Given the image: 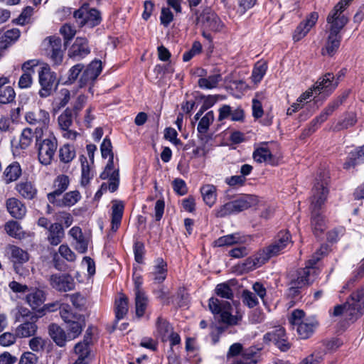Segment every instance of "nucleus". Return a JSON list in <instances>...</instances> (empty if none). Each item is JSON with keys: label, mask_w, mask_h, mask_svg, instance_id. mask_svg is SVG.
<instances>
[{"label": "nucleus", "mask_w": 364, "mask_h": 364, "mask_svg": "<svg viewBox=\"0 0 364 364\" xmlns=\"http://www.w3.org/2000/svg\"><path fill=\"white\" fill-rule=\"evenodd\" d=\"M326 248L321 247L306 262V267L296 272V277L291 280L289 294L294 296L299 294V289L314 282L319 270L316 267L317 262L323 257Z\"/></svg>", "instance_id": "1"}, {"label": "nucleus", "mask_w": 364, "mask_h": 364, "mask_svg": "<svg viewBox=\"0 0 364 364\" xmlns=\"http://www.w3.org/2000/svg\"><path fill=\"white\" fill-rule=\"evenodd\" d=\"M311 203V225L314 234L318 237L326 230V223L321 215V210L328 193L324 183H317L313 190Z\"/></svg>", "instance_id": "2"}, {"label": "nucleus", "mask_w": 364, "mask_h": 364, "mask_svg": "<svg viewBox=\"0 0 364 364\" xmlns=\"http://www.w3.org/2000/svg\"><path fill=\"white\" fill-rule=\"evenodd\" d=\"M364 314V289L353 291L346 302L336 305L330 314L333 316H343L348 321H355Z\"/></svg>", "instance_id": "3"}, {"label": "nucleus", "mask_w": 364, "mask_h": 364, "mask_svg": "<svg viewBox=\"0 0 364 364\" xmlns=\"http://www.w3.org/2000/svg\"><path fill=\"white\" fill-rule=\"evenodd\" d=\"M344 18L338 20L331 16L326 18V38L321 49L323 55L333 56L338 50L342 40L341 31L347 24Z\"/></svg>", "instance_id": "4"}, {"label": "nucleus", "mask_w": 364, "mask_h": 364, "mask_svg": "<svg viewBox=\"0 0 364 364\" xmlns=\"http://www.w3.org/2000/svg\"><path fill=\"white\" fill-rule=\"evenodd\" d=\"M305 313L302 310H294L289 318L293 328L296 327L299 337L302 339L309 338L318 326L317 321L304 318Z\"/></svg>", "instance_id": "5"}, {"label": "nucleus", "mask_w": 364, "mask_h": 364, "mask_svg": "<svg viewBox=\"0 0 364 364\" xmlns=\"http://www.w3.org/2000/svg\"><path fill=\"white\" fill-rule=\"evenodd\" d=\"M58 140L53 133L40 140L36 139V146L38 150L39 162L45 166L50 165L58 149Z\"/></svg>", "instance_id": "6"}, {"label": "nucleus", "mask_w": 364, "mask_h": 364, "mask_svg": "<svg viewBox=\"0 0 364 364\" xmlns=\"http://www.w3.org/2000/svg\"><path fill=\"white\" fill-rule=\"evenodd\" d=\"M196 24L200 25L204 30L220 32L225 25L220 17L209 7L204 8L201 11H194Z\"/></svg>", "instance_id": "7"}, {"label": "nucleus", "mask_w": 364, "mask_h": 364, "mask_svg": "<svg viewBox=\"0 0 364 364\" xmlns=\"http://www.w3.org/2000/svg\"><path fill=\"white\" fill-rule=\"evenodd\" d=\"M209 309L219 321L227 325H236L239 318L231 314L232 306L229 301H220L216 298H210L208 303Z\"/></svg>", "instance_id": "8"}, {"label": "nucleus", "mask_w": 364, "mask_h": 364, "mask_svg": "<svg viewBox=\"0 0 364 364\" xmlns=\"http://www.w3.org/2000/svg\"><path fill=\"white\" fill-rule=\"evenodd\" d=\"M256 201V196L249 195L228 202L215 210V215L218 218H223L228 215L238 213L250 208Z\"/></svg>", "instance_id": "9"}, {"label": "nucleus", "mask_w": 364, "mask_h": 364, "mask_svg": "<svg viewBox=\"0 0 364 364\" xmlns=\"http://www.w3.org/2000/svg\"><path fill=\"white\" fill-rule=\"evenodd\" d=\"M350 93V90L344 91L340 96L335 100L330 102L321 114L316 117L311 122L309 127L304 131V134L309 135L314 133L318 128V126L325 122L328 117L332 113L346 100Z\"/></svg>", "instance_id": "10"}, {"label": "nucleus", "mask_w": 364, "mask_h": 364, "mask_svg": "<svg viewBox=\"0 0 364 364\" xmlns=\"http://www.w3.org/2000/svg\"><path fill=\"white\" fill-rule=\"evenodd\" d=\"M350 93V90L344 91L340 96L335 100L330 102L321 114L316 117L311 122L309 127L304 131V134L309 135L314 133L318 128V126L325 122L328 117L332 113L346 100Z\"/></svg>", "instance_id": "11"}, {"label": "nucleus", "mask_w": 364, "mask_h": 364, "mask_svg": "<svg viewBox=\"0 0 364 364\" xmlns=\"http://www.w3.org/2000/svg\"><path fill=\"white\" fill-rule=\"evenodd\" d=\"M350 93V90L344 91L340 96L335 100L330 102L321 114L316 117L311 122L309 127L304 131V134L309 135L314 133L318 128V126L325 122L328 117L332 113L346 100Z\"/></svg>", "instance_id": "12"}, {"label": "nucleus", "mask_w": 364, "mask_h": 364, "mask_svg": "<svg viewBox=\"0 0 364 364\" xmlns=\"http://www.w3.org/2000/svg\"><path fill=\"white\" fill-rule=\"evenodd\" d=\"M73 16L80 26H87L93 28L99 25L102 21L101 14L98 10L85 6H82L75 11Z\"/></svg>", "instance_id": "13"}, {"label": "nucleus", "mask_w": 364, "mask_h": 364, "mask_svg": "<svg viewBox=\"0 0 364 364\" xmlns=\"http://www.w3.org/2000/svg\"><path fill=\"white\" fill-rule=\"evenodd\" d=\"M291 242V235L289 232H279L274 242L262 249L263 255L267 258V261L272 257H275L284 252V249Z\"/></svg>", "instance_id": "14"}, {"label": "nucleus", "mask_w": 364, "mask_h": 364, "mask_svg": "<svg viewBox=\"0 0 364 364\" xmlns=\"http://www.w3.org/2000/svg\"><path fill=\"white\" fill-rule=\"evenodd\" d=\"M263 341L266 344L273 343L280 350L284 352L287 351L291 347L285 329L280 326H276L270 331L266 333L263 336Z\"/></svg>", "instance_id": "15"}, {"label": "nucleus", "mask_w": 364, "mask_h": 364, "mask_svg": "<svg viewBox=\"0 0 364 364\" xmlns=\"http://www.w3.org/2000/svg\"><path fill=\"white\" fill-rule=\"evenodd\" d=\"M55 80V74L49 67L43 66L41 68L38 72V81L41 87L38 94L41 97L46 98L51 95Z\"/></svg>", "instance_id": "16"}, {"label": "nucleus", "mask_w": 364, "mask_h": 364, "mask_svg": "<svg viewBox=\"0 0 364 364\" xmlns=\"http://www.w3.org/2000/svg\"><path fill=\"white\" fill-rule=\"evenodd\" d=\"M46 52L53 63L60 65L63 58V50L62 49V41L59 37H48L44 42Z\"/></svg>", "instance_id": "17"}, {"label": "nucleus", "mask_w": 364, "mask_h": 364, "mask_svg": "<svg viewBox=\"0 0 364 364\" xmlns=\"http://www.w3.org/2000/svg\"><path fill=\"white\" fill-rule=\"evenodd\" d=\"M9 259L13 264L16 274L23 275L25 273L22 265L29 260V255L27 251L16 245L9 247Z\"/></svg>", "instance_id": "18"}, {"label": "nucleus", "mask_w": 364, "mask_h": 364, "mask_svg": "<svg viewBox=\"0 0 364 364\" xmlns=\"http://www.w3.org/2000/svg\"><path fill=\"white\" fill-rule=\"evenodd\" d=\"M50 284L53 288L59 291H68L75 287L73 277L68 274H55L50 277Z\"/></svg>", "instance_id": "19"}, {"label": "nucleus", "mask_w": 364, "mask_h": 364, "mask_svg": "<svg viewBox=\"0 0 364 364\" xmlns=\"http://www.w3.org/2000/svg\"><path fill=\"white\" fill-rule=\"evenodd\" d=\"M318 18V14L317 12L310 13L304 20L301 22L296 28L295 29L293 34V39L294 41H299L304 38L309 32L311 28L315 26Z\"/></svg>", "instance_id": "20"}, {"label": "nucleus", "mask_w": 364, "mask_h": 364, "mask_svg": "<svg viewBox=\"0 0 364 364\" xmlns=\"http://www.w3.org/2000/svg\"><path fill=\"white\" fill-rule=\"evenodd\" d=\"M26 121L31 125H38L41 129H47L50 124V114L44 109L30 111L25 114Z\"/></svg>", "instance_id": "21"}, {"label": "nucleus", "mask_w": 364, "mask_h": 364, "mask_svg": "<svg viewBox=\"0 0 364 364\" xmlns=\"http://www.w3.org/2000/svg\"><path fill=\"white\" fill-rule=\"evenodd\" d=\"M338 80H334L333 73H328L319 78L314 85V91L317 94L326 93L329 95L338 86Z\"/></svg>", "instance_id": "22"}, {"label": "nucleus", "mask_w": 364, "mask_h": 364, "mask_svg": "<svg viewBox=\"0 0 364 364\" xmlns=\"http://www.w3.org/2000/svg\"><path fill=\"white\" fill-rule=\"evenodd\" d=\"M102 71L100 60H93L83 71L80 78V86L92 83L98 77Z\"/></svg>", "instance_id": "23"}, {"label": "nucleus", "mask_w": 364, "mask_h": 364, "mask_svg": "<svg viewBox=\"0 0 364 364\" xmlns=\"http://www.w3.org/2000/svg\"><path fill=\"white\" fill-rule=\"evenodd\" d=\"M261 347L250 346L243 350L240 358L232 364H257L261 360Z\"/></svg>", "instance_id": "24"}, {"label": "nucleus", "mask_w": 364, "mask_h": 364, "mask_svg": "<svg viewBox=\"0 0 364 364\" xmlns=\"http://www.w3.org/2000/svg\"><path fill=\"white\" fill-rule=\"evenodd\" d=\"M218 120L223 121L230 117L232 121L242 122L245 118V112L241 107H231L228 105H223L218 110Z\"/></svg>", "instance_id": "25"}, {"label": "nucleus", "mask_w": 364, "mask_h": 364, "mask_svg": "<svg viewBox=\"0 0 364 364\" xmlns=\"http://www.w3.org/2000/svg\"><path fill=\"white\" fill-rule=\"evenodd\" d=\"M90 52L87 40L85 38L77 37L69 50V56L75 58H82Z\"/></svg>", "instance_id": "26"}, {"label": "nucleus", "mask_w": 364, "mask_h": 364, "mask_svg": "<svg viewBox=\"0 0 364 364\" xmlns=\"http://www.w3.org/2000/svg\"><path fill=\"white\" fill-rule=\"evenodd\" d=\"M9 214L16 219H22L26 213V207L23 202L16 198H9L6 201Z\"/></svg>", "instance_id": "27"}, {"label": "nucleus", "mask_w": 364, "mask_h": 364, "mask_svg": "<svg viewBox=\"0 0 364 364\" xmlns=\"http://www.w3.org/2000/svg\"><path fill=\"white\" fill-rule=\"evenodd\" d=\"M167 272L166 262L162 258L159 257L154 261V265L153 266L150 276L155 283L161 284L166 279Z\"/></svg>", "instance_id": "28"}, {"label": "nucleus", "mask_w": 364, "mask_h": 364, "mask_svg": "<svg viewBox=\"0 0 364 364\" xmlns=\"http://www.w3.org/2000/svg\"><path fill=\"white\" fill-rule=\"evenodd\" d=\"M69 183V178L66 175H60L55 178L54 182L55 189L47 196L50 203H56V197L60 196L68 188Z\"/></svg>", "instance_id": "29"}, {"label": "nucleus", "mask_w": 364, "mask_h": 364, "mask_svg": "<svg viewBox=\"0 0 364 364\" xmlns=\"http://www.w3.org/2000/svg\"><path fill=\"white\" fill-rule=\"evenodd\" d=\"M31 60L25 62L22 65V70L23 73L21 75L18 85L21 89H27L30 87L33 83V75L34 74V70L33 66L31 65Z\"/></svg>", "instance_id": "30"}, {"label": "nucleus", "mask_w": 364, "mask_h": 364, "mask_svg": "<svg viewBox=\"0 0 364 364\" xmlns=\"http://www.w3.org/2000/svg\"><path fill=\"white\" fill-rule=\"evenodd\" d=\"M267 261V258L263 255L262 252L260 250L252 257H250L245 259L242 264V270L244 272H250L254 270Z\"/></svg>", "instance_id": "31"}, {"label": "nucleus", "mask_w": 364, "mask_h": 364, "mask_svg": "<svg viewBox=\"0 0 364 364\" xmlns=\"http://www.w3.org/2000/svg\"><path fill=\"white\" fill-rule=\"evenodd\" d=\"M112 207V230L116 232L122 221L123 216L124 205L121 200H113Z\"/></svg>", "instance_id": "32"}, {"label": "nucleus", "mask_w": 364, "mask_h": 364, "mask_svg": "<svg viewBox=\"0 0 364 364\" xmlns=\"http://www.w3.org/2000/svg\"><path fill=\"white\" fill-rule=\"evenodd\" d=\"M16 190L21 197L27 200L33 199L38 192L35 185L28 181L18 183L16 186Z\"/></svg>", "instance_id": "33"}, {"label": "nucleus", "mask_w": 364, "mask_h": 364, "mask_svg": "<svg viewBox=\"0 0 364 364\" xmlns=\"http://www.w3.org/2000/svg\"><path fill=\"white\" fill-rule=\"evenodd\" d=\"M36 320L23 321L21 324L16 328V336L19 338H28L35 335L37 331L38 326Z\"/></svg>", "instance_id": "34"}, {"label": "nucleus", "mask_w": 364, "mask_h": 364, "mask_svg": "<svg viewBox=\"0 0 364 364\" xmlns=\"http://www.w3.org/2000/svg\"><path fill=\"white\" fill-rule=\"evenodd\" d=\"M48 333L53 341L60 347L65 346L68 339L65 331L55 323H51L48 326Z\"/></svg>", "instance_id": "35"}, {"label": "nucleus", "mask_w": 364, "mask_h": 364, "mask_svg": "<svg viewBox=\"0 0 364 364\" xmlns=\"http://www.w3.org/2000/svg\"><path fill=\"white\" fill-rule=\"evenodd\" d=\"M64 230L60 223L51 224L48 228V240L52 245H59L64 237Z\"/></svg>", "instance_id": "36"}, {"label": "nucleus", "mask_w": 364, "mask_h": 364, "mask_svg": "<svg viewBox=\"0 0 364 364\" xmlns=\"http://www.w3.org/2000/svg\"><path fill=\"white\" fill-rule=\"evenodd\" d=\"M253 159L257 163L274 164V158L269 148L264 144L253 152Z\"/></svg>", "instance_id": "37"}, {"label": "nucleus", "mask_w": 364, "mask_h": 364, "mask_svg": "<svg viewBox=\"0 0 364 364\" xmlns=\"http://www.w3.org/2000/svg\"><path fill=\"white\" fill-rule=\"evenodd\" d=\"M364 163V145L359 149L351 151L343 164L345 169H349L356 165Z\"/></svg>", "instance_id": "38"}, {"label": "nucleus", "mask_w": 364, "mask_h": 364, "mask_svg": "<svg viewBox=\"0 0 364 364\" xmlns=\"http://www.w3.org/2000/svg\"><path fill=\"white\" fill-rule=\"evenodd\" d=\"M203 201L209 207H212L217 200V188L212 184H205L200 188Z\"/></svg>", "instance_id": "39"}, {"label": "nucleus", "mask_w": 364, "mask_h": 364, "mask_svg": "<svg viewBox=\"0 0 364 364\" xmlns=\"http://www.w3.org/2000/svg\"><path fill=\"white\" fill-rule=\"evenodd\" d=\"M45 300V293L41 289H35L26 296V302L33 309L39 308L44 303Z\"/></svg>", "instance_id": "40"}, {"label": "nucleus", "mask_w": 364, "mask_h": 364, "mask_svg": "<svg viewBox=\"0 0 364 364\" xmlns=\"http://www.w3.org/2000/svg\"><path fill=\"white\" fill-rule=\"evenodd\" d=\"M221 80V75L220 73H214L207 77H200L198 79V84L202 89L210 90L217 87Z\"/></svg>", "instance_id": "41"}, {"label": "nucleus", "mask_w": 364, "mask_h": 364, "mask_svg": "<svg viewBox=\"0 0 364 364\" xmlns=\"http://www.w3.org/2000/svg\"><path fill=\"white\" fill-rule=\"evenodd\" d=\"M67 323L68 324V339L73 340L77 338L81 333L82 328L85 326V319L83 316H81Z\"/></svg>", "instance_id": "42"}, {"label": "nucleus", "mask_w": 364, "mask_h": 364, "mask_svg": "<svg viewBox=\"0 0 364 364\" xmlns=\"http://www.w3.org/2000/svg\"><path fill=\"white\" fill-rule=\"evenodd\" d=\"M214 121V113L213 111L208 112L199 121L197 131L199 134V138L201 140L204 139L205 134L208 132L210 125Z\"/></svg>", "instance_id": "43"}, {"label": "nucleus", "mask_w": 364, "mask_h": 364, "mask_svg": "<svg viewBox=\"0 0 364 364\" xmlns=\"http://www.w3.org/2000/svg\"><path fill=\"white\" fill-rule=\"evenodd\" d=\"M353 0H341L334 7L333 9L329 12L328 15L327 16L331 17L332 18L338 20V18H344L345 23L348 22V17L343 14L344 11L346 9V8L349 6L350 3Z\"/></svg>", "instance_id": "44"}, {"label": "nucleus", "mask_w": 364, "mask_h": 364, "mask_svg": "<svg viewBox=\"0 0 364 364\" xmlns=\"http://www.w3.org/2000/svg\"><path fill=\"white\" fill-rule=\"evenodd\" d=\"M21 175V168L18 163L14 162L6 167L4 172L6 183L16 181Z\"/></svg>", "instance_id": "45"}, {"label": "nucleus", "mask_w": 364, "mask_h": 364, "mask_svg": "<svg viewBox=\"0 0 364 364\" xmlns=\"http://www.w3.org/2000/svg\"><path fill=\"white\" fill-rule=\"evenodd\" d=\"M4 230L6 233L12 237L19 240L25 237L26 233L17 221H8L4 225Z\"/></svg>", "instance_id": "46"}, {"label": "nucleus", "mask_w": 364, "mask_h": 364, "mask_svg": "<svg viewBox=\"0 0 364 364\" xmlns=\"http://www.w3.org/2000/svg\"><path fill=\"white\" fill-rule=\"evenodd\" d=\"M357 122L356 114L353 112L347 113L343 118L339 120L332 128L334 132H339L343 129L353 127Z\"/></svg>", "instance_id": "47"}, {"label": "nucleus", "mask_w": 364, "mask_h": 364, "mask_svg": "<svg viewBox=\"0 0 364 364\" xmlns=\"http://www.w3.org/2000/svg\"><path fill=\"white\" fill-rule=\"evenodd\" d=\"M76 156L75 148L69 144H65L59 149L60 161L64 164L70 163Z\"/></svg>", "instance_id": "48"}, {"label": "nucleus", "mask_w": 364, "mask_h": 364, "mask_svg": "<svg viewBox=\"0 0 364 364\" xmlns=\"http://www.w3.org/2000/svg\"><path fill=\"white\" fill-rule=\"evenodd\" d=\"M156 329L162 341H167L168 336L173 332V328L164 318L159 317L156 321Z\"/></svg>", "instance_id": "49"}, {"label": "nucleus", "mask_w": 364, "mask_h": 364, "mask_svg": "<svg viewBox=\"0 0 364 364\" xmlns=\"http://www.w3.org/2000/svg\"><path fill=\"white\" fill-rule=\"evenodd\" d=\"M80 198V192L78 191H73L66 193L62 200H56V203L54 204L58 206H72L77 203Z\"/></svg>", "instance_id": "50"}, {"label": "nucleus", "mask_w": 364, "mask_h": 364, "mask_svg": "<svg viewBox=\"0 0 364 364\" xmlns=\"http://www.w3.org/2000/svg\"><path fill=\"white\" fill-rule=\"evenodd\" d=\"M147 304L148 298L144 291H138V292L135 294V307L137 317L140 318L144 314Z\"/></svg>", "instance_id": "51"}, {"label": "nucleus", "mask_w": 364, "mask_h": 364, "mask_svg": "<svg viewBox=\"0 0 364 364\" xmlns=\"http://www.w3.org/2000/svg\"><path fill=\"white\" fill-rule=\"evenodd\" d=\"M16 321L23 322L24 319H28V321L36 319V317L26 307L23 306H17L13 311Z\"/></svg>", "instance_id": "52"}, {"label": "nucleus", "mask_w": 364, "mask_h": 364, "mask_svg": "<svg viewBox=\"0 0 364 364\" xmlns=\"http://www.w3.org/2000/svg\"><path fill=\"white\" fill-rule=\"evenodd\" d=\"M242 242V240L239 234L234 233L219 237L214 242V244L216 247H224L230 246L237 243H240Z\"/></svg>", "instance_id": "53"}, {"label": "nucleus", "mask_w": 364, "mask_h": 364, "mask_svg": "<svg viewBox=\"0 0 364 364\" xmlns=\"http://www.w3.org/2000/svg\"><path fill=\"white\" fill-rule=\"evenodd\" d=\"M267 64L265 61H258L252 70L251 79L254 83H259L266 74Z\"/></svg>", "instance_id": "54"}, {"label": "nucleus", "mask_w": 364, "mask_h": 364, "mask_svg": "<svg viewBox=\"0 0 364 364\" xmlns=\"http://www.w3.org/2000/svg\"><path fill=\"white\" fill-rule=\"evenodd\" d=\"M265 98L262 92H257L252 99V115L255 118L259 119L263 115L262 101Z\"/></svg>", "instance_id": "55"}, {"label": "nucleus", "mask_w": 364, "mask_h": 364, "mask_svg": "<svg viewBox=\"0 0 364 364\" xmlns=\"http://www.w3.org/2000/svg\"><path fill=\"white\" fill-rule=\"evenodd\" d=\"M58 122L60 129H67L73 124V112L71 109H66L63 113H61L58 118Z\"/></svg>", "instance_id": "56"}, {"label": "nucleus", "mask_w": 364, "mask_h": 364, "mask_svg": "<svg viewBox=\"0 0 364 364\" xmlns=\"http://www.w3.org/2000/svg\"><path fill=\"white\" fill-rule=\"evenodd\" d=\"M116 306V317L117 319H122L128 312V299L122 295L115 302Z\"/></svg>", "instance_id": "57"}, {"label": "nucleus", "mask_w": 364, "mask_h": 364, "mask_svg": "<svg viewBox=\"0 0 364 364\" xmlns=\"http://www.w3.org/2000/svg\"><path fill=\"white\" fill-rule=\"evenodd\" d=\"M33 136V132L31 128L23 129L19 138V146L21 149H26L31 144Z\"/></svg>", "instance_id": "58"}, {"label": "nucleus", "mask_w": 364, "mask_h": 364, "mask_svg": "<svg viewBox=\"0 0 364 364\" xmlns=\"http://www.w3.org/2000/svg\"><path fill=\"white\" fill-rule=\"evenodd\" d=\"M59 309L60 316L65 323H69L82 316L81 314L73 313L71 307L68 304H61Z\"/></svg>", "instance_id": "59"}, {"label": "nucleus", "mask_w": 364, "mask_h": 364, "mask_svg": "<svg viewBox=\"0 0 364 364\" xmlns=\"http://www.w3.org/2000/svg\"><path fill=\"white\" fill-rule=\"evenodd\" d=\"M16 97V92L11 86H7L0 90V103L8 104L12 102Z\"/></svg>", "instance_id": "60"}, {"label": "nucleus", "mask_w": 364, "mask_h": 364, "mask_svg": "<svg viewBox=\"0 0 364 364\" xmlns=\"http://www.w3.org/2000/svg\"><path fill=\"white\" fill-rule=\"evenodd\" d=\"M243 303L249 308H254L259 304L258 299L255 294L247 290H243L242 294Z\"/></svg>", "instance_id": "61"}, {"label": "nucleus", "mask_w": 364, "mask_h": 364, "mask_svg": "<svg viewBox=\"0 0 364 364\" xmlns=\"http://www.w3.org/2000/svg\"><path fill=\"white\" fill-rule=\"evenodd\" d=\"M215 293L218 296L227 299H232L233 292L226 283H221L216 286Z\"/></svg>", "instance_id": "62"}, {"label": "nucleus", "mask_w": 364, "mask_h": 364, "mask_svg": "<svg viewBox=\"0 0 364 364\" xmlns=\"http://www.w3.org/2000/svg\"><path fill=\"white\" fill-rule=\"evenodd\" d=\"M81 165H82V179L81 183L83 186L87 184L90 181V179L92 178V175L90 173V166L87 164V159L81 156L80 157Z\"/></svg>", "instance_id": "63"}, {"label": "nucleus", "mask_w": 364, "mask_h": 364, "mask_svg": "<svg viewBox=\"0 0 364 364\" xmlns=\"http://www.w3.org/2000/svg\"><path fill=\"white\" fill-rule=\"evenodd\" d=\"M20 36V31L17 28H12L6 31L4 36L1 37V41L6 43V46L9 47L13 42L16 41Z\"/></svg>", "instance_id": "64"}]
</instances>
